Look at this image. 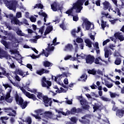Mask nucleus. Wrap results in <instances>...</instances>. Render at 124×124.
<instances>
[{
  "label": "nucleus",
  "mask_w": 124,
  "mask_h": 124,
  "mask_svg": "<svg viewBox=\"0 0 124 124\" xmlns=\"http://www.w3.org/2000/svg\"><path fill=\"white\" fill-rule=\"evenodd\" d=\"M34 112L37 114V115L33 114V113H31V115L37 120H41V118H46V119H52L53 117L52 112L49 111L45 112L44 110L42 108L36 109L34 110Z\"/></svg>",
  "instance_id": "f257e3e1"
},
{
  "label": "nucleus",
  "mask_w": 124,
  "mask_h": 124,
  "mask_svg": "<svg viewBox=\"0 0 124 124\" xmlns=\"http://www.w3.org/2000/svg\"><path fill=\"white\" fill-rule=\"evenodd\" d=\"M86 0H78L73 4V6L72 8L68 10L66 14L68 15V16H70L71 14H72L73 10L75 9L76 10V13H80L81 10L83 9V5Z\"/></svg>",
  "instance_id": "f03ea898"
},
{
  "label": "nucleus",
  "mask_w": 124,
  "mask_h": 124,
  "mask_svg": "<svg viewBox=\"0 0 124 124\" xmlns=\"http://www.w3.org/2000/svg\"><path fill=\"white\" fill-rule=\"evenodd\" d=\"M16 101V104L18 106H20L21 108L22 109H24L28 106V105L30 103L27 101H24L23 98L21 97H19L18 93L16 92L15 95Z\"/></svg>",
  "instance_id": "7ed1b4c3"
},
{
  "label": "nucleus",
  "mask_w": 124,
  "mask_h": 124,
  "mask_svg": "<svg viewBox=\"0 0 124 124\" xmlns=\"http://www.w3.org/2000/svg\"><path fill=\"white\" fill-rule=\"evenodd\" d=\"M27 73H28V72H27V74L24 75L25 72H24L22 70H21L20 69H16V71L15 72H13V74L16 75V77H15L16 80L18 81H20L21 80V78L18 75L23 76V78H24L25 76L29 75V74H27Z\"/></svg>",
  "instance_id": "20e7f679"
},
{
  "label": "nucleus",
  "mask_w": 124,
  "mask_h": 124,
  "mask_svg": "<svg viewBox=\"0 0 124 124\" xmlns=\"http://www.w3.org/2000/svg\"><path fill=\"white\" fill-rule=\"evenodd\" d=\"M41 85L43 87L49 89V87L52 86V82L46 80V78L44 77L41 79Z\"/></svg>",
  "instance_id": "39448f33"
},
{
  "label": "nucleus",
  "mask_w": 124,
  "mask_h": 124,
  "mask_svg": "<svg viewBox=\"0 0 124 124\" xmlns=\"http://www.w3.org/2000/svg\"><path fill=\"white\" fill-rule=\"evenodd\" d=\"M90 118V114H85L84 116L81 117V120H79V121L82 124H90V120L89 119Z\"/></svg>",
  "instance_id": "423d86ee"
},
{
  "label": "nucleus",
  "mask_w": 124,
  "mask_h": 124,
  "mask_svg": "<svg viewBox=\"0 0 124 124\" xmlns=\"http://www.w3.org/2000/svg\"><path fill=\"white\" fill-rule=\"evenodd\" d=\"M92 23L87 19H83V23L81 24L82 28H86V30L89 31L90 29Z\"/></svg>",
  "instance_id": "0eeeda50"
},
{
  "label": "nucleus",
  "mask_w": 124,
  "mask_h": 124,
  "mask_svg": "<svg viewBox=\"0 0 124 124\" xmlns=\"http://www.w3.org/2000/svg\"><path fill=\"white\" fill-rule=\"evenodd\" d=\"M42 101L44 102V104L45 107H48L49 106H52L53 101L51 98H48L47 96L44 98Z\"/></svg>",
  "instance_id": "6e6552de"
},
{
  "label": "nucleus",
  "mask_w": 124,
  "mask_h": 124,
  "mask_svg": "<svg viewBox=\"0 0 124 124\" xmlns=\"http://www.w3.org/2000/svg\"><path fill=\"white\" fill-rule=\"evenodd\" d=\"M85 60L86 63L92 64L94 62L95 58L94 56H93L89 54L86 56Z\"/></svg>",
  "instance_id": "1a4fd4ad"
},
{
  "label": "nucleus",
  "mask_w": 124,
  "mask_h": 124,
  "mask_svg": "<svg viewBox=\"0 0 124 124\" xmlns=\"http://www.w3.org/2000/svg\"><path fill=\"white\" fill-rule=\"evenodd\" d=\"M80 104L82 106V108L84 110H89L90 106L88 105L87 101L85 99H82L80 100Z\"/></svg>",
  "instance_id": "9d476101"
},
{
  "label": "nucleus",
  "mask_w": 124,
  "mask_h": 124,
  "mask_svg": "<svg viewBox=\"0 0 124 124\" xmlns=\"http://www.w3.org/2000/svg\"><path fill=\"white\" fill-rule=\"evenodd\" d=\"M51 9L53 12H57V11H62V8L60 6V5L56 2L51 4Z\"/></svg>",
  "instance_id": "9b49d317"
},
{
  "label": "nucleus",
  "mask_w": 124,
  "mask_h": 124,
  "mask_svg": "<svg viewBox=\"0 0 124 124\" xmlns=\"http://www.w3.org/2000/svg\"><path fill=\"white\" fill-rule=\"evenodd\" d=\"M93 112H95V111L99 110L101 111L103 109V107L102 106L98 103H95L94 105H93Z\"/></svg>",
  "instance_id": "f8f14e48"
},
{
  "label": "nucleus",
  "mask_w": 124,
  "mask_h": 124,
  "mask_svg": "<svg viewBox=\"0 0 124 124\" xmlns=\"http://www.w3.org/2000/svg\"><path fill=\"white\" fill-rule=\"evenodd\" d=\"M102 4L103 5V9L104 10L106 11L108 9H111V5L109 2L106 0L103 2Z\"/></svg>",
  "instance_id": "ddd939ff"
},
{
  "label": "nucleus",
  "mask_w": 124,
  "mask_h": 124,
  "mask_svg": "<svg viewBox=\"0 0 124 124\" xmlns=\"http://www.w3.org/2000/svg\"><path fill=\"white\" fill-rule=\"evenodd\" d=\"M12 91V90L11 89H9V91H8L7 94L5 95V100L6 101L9 103H11L13 101L12 99H9L11 97L10 93Z\"/></svg>",
  "instance_id": "4468645a"
},
{
  "label": "nucleus",
  "mask_w": 124,
  "mask_h": 124,
  "mask_svg": "<svg viewBox=\"0 0 124 124\" xmlns=\"http://www.w3.org/2000/svg\"><path fill=\"white\" fill-rule=\"evenodd\" d=\"M114 36L116 39H118L121 42L124 40V37L123 35H122L121 33L119 32H116Z\"/></svg>",
  "instance_id": "2eb2a0df"
},
{
  "label": "nucleus",
  "mask_w": 124,
  "mask_h": 124,
  "mask_svg": "<svg viewBox=\"0 0 124 124\" xmlns=\"http://www.w3.org/2000/svg\"><path fill=\"white\" fill-rule=\"evenodd\" d=\"M116 115L120 118H122L124 115V109L123 108H120L116 112Z\"/></svg>",
  "instance_id": "dca6fc26"
},
{
  "label": "nucleus",
  "mask_w": 124,
  "mask_h": 124,
  "mask_svg": "<svg viewBox=\"0 0 124 124\" xmlns=\"http://www.w3.org/2000/svg\"><path fill=\"white\" fill-rule=\"evenodd\" d=\"M38 15L40 16H42L44 17V21L45 23H46V19L48 18L47 14H46L45 12H43V10H41L40 12H39L38 13Z\"/></svg>",
  "instance_id": "f3484780"
},
{
  "label": "nucleus",
  "mask_w": 124,
  "mask_h": 124,
  "mask_svg": "<svg viewBox=\"0 0 124 124\" xmlns=\"http://www.w3.org/2000/svg\"><path fill=\"white\" fill-rule=\"evenodd\" d=\"M73 46L72 44H68L66 46H65L64 51H68L69 52H72L73 50Z\"/></svg>",
  "instance_id": "a211bd4d"
},
{
  "label": "nucleus",
  "mask_w": 124,
  "mask_h": 124,
  "mask_svg": "<svg viewBox=\"0 0 124 124\" xmlns=\"http://www.w3.org/2000/svg\"><path fill=\"white\" fill-rule=\"evenodd\" d=\"M8 6H9V9L10 10H13L16 9V3L15 1H12L8 5Z\"/></svg>",
  "instance_id": "6ab92c4d"
},
{
  "label": "nucleus",
  "mask_w": 124,
  "mask_h": 124,
  "mask_svg": "<svg viewBox=\"0 0 124 124\" xmlns=\"http://www.w3.org/2000/svg\"><path fill=\"white\" fill-rule=\"evenodd\" d=\"M27 97L30 99H32L34 101L38 100V99L36 98V96L34 94H31L30 93L27 95Z\"/></svg>",
  "instance_id": "aec40b11"
},
{
  "label": "nucleus",
  "mask_w": 124,
  "mask_h": 124,
  "mask_svg": "<svg viewBox=\"0 0 124 124\" xmlns=\"http://www.w3.org/2000/svg\"><path fill=\"white\" fill-rule=\"evenodd\" d=\"M37 93H38V94L37 95V98H38L39 99L42 101L44 99V98L46 97L47 96V95H44L43 94V93L40 92H38Z\"/></svg>",
  "instance_id": "412c9836"
},
{
  "label": "nucleus",
  "mask_w": 124,
  "mask_h": 124,
  "mask_svg": "<svg viewBox=\"0 0 124 124\" xmlns=\"http://www.w3.org/2000/svg\"><path fill=\"white\" fill-rule=\"evenodd\" d=\"M43 65L45 67H49L52 66L53 63H51L49 61H46L44 62Z\"/></svg>",
  "instance_id": "4be33fe9"
},
{
  "label": "nucleus",
  "mask_w": 124,
  "mask_h": 124,
  "mask_svg": "<svg viewBox=\"0 0 124 124\" xmlns=\"http://www.w3.org/2000/svg\"><path fill=\"white\" fill-rule=\"evenodd\" d=\"M52 46V45H50V44H47V47L46 48V50L48 52L53 51L54 49V47Z\"/></svg>",
  "instance_id": "5701e85b"
},
{
  "label": "nucleus",
  "mask_w": 124,
  "mask_h": 124,
  "mask_svg": "<svg viewBox=\"0 0 124 124\" xmlns=\"http://www.w3.org/2000/svg\"><path fill=\"white\" fill-rule=\"evenodd\" d=\"M85 43H86L87 45V46H88V47H92V42L90 41L89 39H86L85 40Z\"/></svg>",
  "instance_id": "b1692460"
},
{
  "label": "nucleus",
  "mask_w": 124,
  "mask_h": 124,
  "mask_svg": "<svg viewBox=\"0 0 124 124\" xmlns=\"http://www.w3.org/2000/svg\"><path fill=\"white\" fill-rule=\"evenodd\" d=\"M1 43L4 46L5 48H6V49L9 48V44L7 43V42L6 41L2 40L1 41Z\"/></svg>",
  "instance_id": "393cba45"
},
{
  "label": "nucleus",
  "mask_w": 124,
  "mask_h": 124,
  "mask_svg": "<svg viewBox=\"0 0 124 124\" xmlns=\"http://www.w3.org/2000/svg\"><path fill=\"white\" fill-rule=\"evenodd\" d=\"M38 8V9H43L44 8V6L42 4H35V5L33 6V9H35V8Z\"/></svg>",
  "instance_id": "a878e982"
},
{
  "label": "nucleus",
  "mask_w": 124,
  "mask_h": 124,
  "mask_svg": "<svg viewBox=\"0 0 124 124\" xmlns=\"http://www.w3.org/2000/svg\"><path fill=\"white\" fill-rule=\"evenodd\" d=\"M53 28L52 26H48L46 28L45 31L49 33V32L52 31H53Z\"/></svg>",
  "instance_id": "bb28decb"
},
{
  "label": "nucleus",
  "mask_w": 124,
  "mask_h": 124,
  "mask_svg": "<svg viewBox=\"0 0 124 124\" xmlns=\"http://www.w3.org/2000/svg\"><path fill=\"white\" fill-rule=\"evenodd\" d=\"M122 62V60L121 58H116L115 61V64L116 65H119L121 64Z\"/></svg>",
  "instance_id": "cd10ccee"
},
{
  "label": "nucleus",
  "mask_w": 124,
  "mask_h": 124,
  "mask_svg": "<svg viewBox=\"0 0 124 124\" xmlns=\"http://www.w3.org/2000/svg\"><path fill=\"white\" fill-rule=\"evenodd\" d=\"M100 60L101 61H102L101 58L100 57H98V58H95L94 60V62L95 63V64H100V62H99Z\"/></svg>",
  "instance_id": "c85d7f7f"
},
{
  "label": "nucleus",
  "mask_w": 124,
  "mask_h": 124,
  "mask_svg": "<svg viewBox=\"0 0 124 124\" xmlns=\"http://www.w3.org/2000/svg\"><path fill=\"white\" fill-rule=\"evenodd\" d=\"M87 73H88L89 74L92 75H96V71L94 69L89 70Z\"/></svg>",
  "instance_id": "c756f323"
},
{
  "label": "nucleus",
  "mask_w": 124,
  "mask_h": 124,
  "mask_svg": "<svg viewBox=\"0 0 124 124\" xmlns=\"http://www.w3.org/2000/svg\"><path fill=\"white\" fill-rule=\"evenodd\" d=\"M107 26V22H105L104 20H101V27L105 31V28Z\"/></svg>",
  "instance_id": "7c9ffc66"
},
{
  "label": "nucleus",
  "mask_w": 124,
  "mask_h": 124,
  "mask_svg": "<svg viewBox=\"0 0 124 124\" xmlns=\"http://www.w3.org/2000/svg\"><path fill=\"white\" fill-rule=\"evenodd\" d=\"M80 79H82V81L85 82V81L87 80V76L85 74H83L81 75V76L80 77Z\"/></svg>",
  "instance_id": "2f4dec72"
},
{
  "label": "nucleus",
  "mask_w": 124,
  "mask_h": 124,
  "mask_svg": "<svg viewBox=\"0 0 124 124\" xmlns=\"http://www.w3.org/2000/svg\"><path fill=\"white\" fill-rule=\"evenodd\" d=\"M109 50L108 49H106V50H105V53H104L105 58H109Z\"/></svg>",
  "instance_id": "473e14b6"
},
{
  "label": "nucleus",
  "mask_w": 124,
  "mask_h": 124,
  "mask_svg": "<svg viewBox=\"0 0 124 124\" xmlns=\"http://www.w3.org/2000/svg\"><path fill=\"white\" fill-rule=\"evenodd\" d=\"M60 28H61L63 30H66V27L65 25V23H64V20H63L62 21V23L61 24H60Z\"/></svg>",
  "instance_id": "72a5a7b5"
},
{
  "label": "nucleus",
  "mask_w": 124,
  "mask_h": 124,
  "mask_svg": "<svg viewBox=\"0 0 124 124\" xmlns=\"http://www.w3.org/2000/svg\"><path fill=\"white\" fill-rule=\"evenodd\" d=\"M12 112H13V113L10 112V113H9V114H7V115L9 116L15 117L16 114H17L16 111L15 110L13 109Z\"/></svg>",
  "instance_id": "f704fd0d"
},
{
  "label": "nucleus",
  "mask_w": 124,
  "mask_h": 124,
  "mask_svg": "<svg viewBox=\"0 0 124 124\" xmlns=\"http://www.w3.org/2000/svg\"><path fill=\"white\" fill-rule=\"evenodd\" d=\"M44 71H45V69L44 68H42L41 70H40L39 71H38L37 72V74L38 75H43L44 74Z\"/></svg>",
  "instance_id": "c9c22d12"
},
{
  "label": "nucleus",
  "mask_w": 124,
  "mask_h": 124,
  "mask_svg": "<svg viewBox=\"0 0 124 124\" xmlns=\"http://www.w3.org/2000/svg\"><path fill=\"white\" fill-rule=\"evenodd\" d=\"M0 54L2 55V56H1V57H0L5 58L8 57L7 52L4 51V50L2 51Z\"/></svg>",
  "instance_id": "e433bc0d"
},
{
  "label": "nucleus",
  "mask_w": 124,
  "mask_h": 124,
  "mask_svg": "<svg viewBox=\"0 0 124 124\" xmlns=\"http://www.w3.org/2000/svg\"><path fill=\"white\" fill-rule=\"evenodd\" d=\"M20 90L21 91H22L23 93L26 95V96L28 95V94L30 93L29 92H26V91L23 87H21Z\"/></svg>",
  "instance_id": "4c0bfd02"
},
{
  "label": "nucleus",
  "mask_w": 124,
  "mask_h": 124,
  "mask_svg": "<svg viewBox=\"0 0 124 124\" xmlns=\"http://www.w3.org/2000/svg\"><path fill=\"white\" fill-rule=\"evenodd\" d=\"M76 57H80L81 60H84L85 58V55H84L83 53H81L80 55H78V54H77Z\"/></svg>",
  "instance_id": "58836bf2"
},
{
  "label": "nucleus",
  "mask_w": 124,
  "mask_h": 124,
  "mask_svg": "<svg viewBox=\"0 0 124 124\" xmlns=\"http://www.w3.org/2000/svg\"><path fill=\"white\" fill-rule=\"evenodd\" d=\"M71 112H72V115H74L77 113V109L76 108L74 107L72 109H70Z\"/></svg>",
  "instance_id": "ea45409f"
},
{
  "label": "nucleus",
  "mask_w": 124,
  "mask_h": 124,
  "mask_svg": "<svg viewBox=\"0 0 124 124\" xmlns=\"http://www.w3.org/2000/svg\"><path fill=\"white\" fill-rule=\"evenodd\" d=\"M0 69L2 71V75H5L7 73V71L5 70V69L2 67H0Z\"/></svg>",
  "instance_id": "a19ab883"
},
{
  "label": "nucleus",
  "mask_w": 124,
  "mask_h": 124,
  "mask_svg": "<svg viewBox=\"0 0 124 124\" xmlns=\"http://www.w3.org/2000/svg\"><path fill=\"white\" fill-rule=\"evenodd\" d=\"M41 55H42V53H40V54L38 56H36L34 54H32V56L30 55V56H28V57H31L32 59L34 60L37 58H38L39 56H41Z\"/></svg>",
  "instance_id": "79ce46f5"
},
{
  "label": "nucleus",
  "mask_w": 124,
  "mask_h": 124,
  "mask_svg": "<svg viewBox=\"0 0 124 124\" xmlns=\"http://www.w3.org/2000/svg\"><path fill=\"white\" fill-rule=\"evenodd\" d=\"M76 41L78 43H82L83 42V39L81 38H77Z\"/></svg>",
  "instance_id": "37998d69"
},
{
  "label": "nucleus",
  "mask_w": 124,
  "mask_h": 124,
  "mask_svg": "<svg viewBox=\"0 0 124 124\" xmlns=\"http://www.w3.org/2000/svg\"><path fill=\"white\" fill-rule=\"evenodd\" d=\"M44 27L45 26H42L40 28V29L39 30V32H40L41 35H43V34L44 33Z\"/></svg>",
  "instance_id": "c03bdc74"
},
{
  "label": "nucleus",
  "mask_w": 124,
  "mask_h": 124,
  "mask_svg": "<svg viewBox=\"0 0 124 124\" xmlns=\"http://www.w3.org/2000/svg\"><path fill=\"white\" fill-rule=\"evenodd\" d=\"M61 90L60 89L58 91V93H66V91L62 87L60 88Z\"/></svg>",
  "instance_id": "a18cd8bd"
},
{
  "label": "nucleus",
  "mask_w": 124,
  "mask_h": 124,
  "mask_svg": "<svg viewBox=\"0 0 124 124\" xmlns=\"http://www.w3.org/2000/svg\"><path fill=\"white\" fill-rule=\"evenodd\" d=\"M8 119H9V118H8L7 116L1 117L0 118V120L1 122H3L4 120L7 121Z\"/></svg>",
  "instance_id": "49530a36"
},
{
  "label": "nucleus",
  "mask_w": 124,
  "mask_h": 124,
  "mask_svg": "<svg viewBox=\"0 0 124 124\" xmlns=\"http://www.w3.org/2000/svg\"><path fill=\"white\" fill-rule=\"evenodd\" d=\"M117 96H119V95H118L116 93H110V96L111 98H115Z\"/></svg>",
  "instance_id": "de8ad7c7"
},
{
  "label": "nucleus",
  "mask_w": 124,
  "mask_h": 124,
  "mask_svg": "<svg viewBox=\"0 0 124 124\" xmlns=\"http://www.w3.org/2000/svg\"><path fill=\"white\" fill-rule=\"evenodd\" d=\"M74 45L75 46V51H77L78 48V44L76 43V41L75 40H74Z\"/></svg>",
  "instance_id": "09e8293b"
},
{
  "label": "nucleus",
  "mask_w": 124,
  "mask_h": 124,
  "mask_svg": "<svg viewBox=\"0 0 124 124\" xmlns=\"http://www.w3.org/2000/svg\"><path fill=\"white\" fill-rule=\"evenodd\" d=\"M62 76V74H61V75L59 74V75H57L56 77H55V81L57 82V81H58L57 80L58 79L60 78H61Z\"/></svg>",
  "instance_id": "8fccbe9b"
},
{
  "label": "nucleus",
  "mask_w": 124,
  "mask_h": 124,
  "mask_svg": "<svg viewBox=\"0 0 124 124\" xmlns=\"http://www.w3.org/2000/svg\"><path fill=\"white\" fill-rule=\"evenodd\" d=\"M13 22H14V23H15L16 25H18L20 22V21L18 19H17L16 18L13 19Z\"/></svg>",
  "instance_id": "3c124183"
},
{
  "label": "nucleus",
  "mask_w": 124,
  "mask_h": 124,
  "mask_svg": "<svg viewBox=\"0 0 124 124\" xmlns=\"http://www.w3.org/2000/svg\"><path fill=\"white\" fill-rule=\"evenodd\" d=\"M72 16L74 21L77 22L78 20V16H74L73 15H72Z\"/></svg>",
  "instance_id": "603ef678"
},
{
  "label": "nucleus",
  "mask_w": 124,
  "mask_h": 124,
  "mask_svg": "<svg viewBox=\"0 0 124 124\" xmlns=\"http://www.w3.org/2000/svg\"><path fill=\"white\" fill-rule=\"evenodd\" d=\"M30 21H31V22H35L36 20V18L32 16L30 18Z\"/></svg>",
  "instance_id": "864d4df0"
},
{
  "label": "nucleus",
  "mask_w": 124,
  "mask_h": 124,
  "mask_svg": "<svg viewBox=\"0 0 124 124\" xmlns=\"http://www.w3.org/2000/svg\"><path fill=\"white\" fill-rule=\"evenodd\" d=\"M71 122L74 123H77V119L75 117H72L70 119Z\"/></svg>",
  "instance_id": "5fc2aeb1"
},
{
  "label": "nucleus",
  "mask_w": 124,
  "mask_h": 124,
  "mask_svg": "<svg viewBox=\"0 0 124 124\" xmlns=\"http://www.w3.org/2000/svg\"><path fill=\"white\" fill-rule=\"evenodd\" d=\"M42 54H44L46 57L47 58L49 55V53H46L44 49H43V52H42Z\"/></svg>",
  "instance_id": "6e6d98bb"
},
{
  "label": "nucleus",
  "mask_w": 124,
  "mask_h": 124,
  "mask_svg": "<svg viewBox=\"0 0 124 124\" xmlns=\"http://www.w3.org/2000/svg\"><path fill=\"white\" fill-rule=\"evenodd\" d=\"M97 73L98 75L103 76V72L98 69L97 71Z\"/></svg>",
  "instance_id": "4d7b16f0"
},
{
  "label": "nucleus",
  "mask_w": 124,
  "mask_h": 124,
  "mask_svg": "<svg viewBox=\"0 0 124 124\" xmlns=\"http://www.w3.org/2000/svg\"><path fill=\"white\" fill-rule=\"evenodd\" d=\"M95 4L97 6H100V5H101V0H97V1H96Z\"/></svg>",
  "instance_id": "13d9d810"
},
{
  "label": "nucleus",
  "mask_w": 124,
  "mask_h": 124,
  "mask_svg": "<svg viewBox=\"0 0 124 124\" xmlns=\"http://www.w3.org/2000/svg\"><path fill=\"white\" fill-rule=\"evenodd\" d=\"M10 52L11 53V54H17V53L18 52L17 50H10Z\"/></svg>",
  "instance_id": "bf43d9fd"
},
{
  "label": "nucleus",
  "mask_w": 124,
  "mask_h": 124,
  "mask_svg": "<svg viewBox=\"0 0 124 124\" xmlns=\"http://www.w3.org/2000/svg\"><path fill=\"white\" fill-rule=\"evenodd\" d=\"M105 85H106L109 89L111 88L113 86V84L112 83L111 84L106 83L105 84Z\"/></svg>",
  "instance_id": "052dcab7"
},
{
  "label": "nucleus",
  "mask_w": 124,
  "mask_h": 124,
  "mask_svg": "<svg viewBox=\"0 0 124 124\" xmlns=\"http://www.w3.org/2000/svg\"><path fill=\"white\" fill-rule=\"evenodd\" d=\"M91 89L93 90H95L98 88L97 86L94 85V83H93V85L92 86H91Z\"/></svg>",
  "instance_id": "680f3d73"
},
{
  "label": "nucleus",
  "mask_w": 124,
  "mask_h": 124,
  "mask_svg": "<svg viewBox=\"0 0 124 124\" xmlns=\"http://www.w3.org/2000/svg\"><path fill=\"white\" fill-rule=\"evenodd\" d=\"M76 30H73L72 31V34L73 36L74 37H76Z\"/></svg>",
  "instance_id": "e2e57ef3"
},
{
  "label": "nucleus",
  "mask_w": 124,
  "mask_h": 124,
  "mask_svg": "<svg viewBox=\"0 0 124 124\" xmlns=\"http://www.w3.org/2000/svg\"><path fill=\"white\" fill-rule=\"evenodd\" d=\"M115 11L116 12L118 13V16H121V13L120 12V9L118 8H116Z\"/></svg>",
  "instance_id": "0e129e2a"
},
{
  "label": "nucleus",
  "mask_w": 124,
  "mask_h": 124,
  "mask_svg": "<svg viewBox=\"0 0 124 124\" xmlns=\"http://www.w3.org/2000/svg\"><path fill=\"white\" fill-rule=\"evenodd\" d=\"M27 67L30 70L32 69V66L31 64H30V63L27 64Z\"/></svg>",
  "instance_id": "69168bd1"
},
{
  "label": "nucleus",
  "mask_w": 124,
  "mask_h": 124,
  "mask_svg": "<svg viewBox=\"0 0 124 124\" xmlns=\"http://www.w3.org/2000/svg\"><path fill=\"white\" fill-rule=\"evenodd\" d=\"M27 123H28V124H31V123H32L31 119L30 118L27 119Z\"/></svg>",
  "instance_id": "338daca9"
},
{
  "label": "nucleus",
  "mask_w": 124,
  "mask_h": 124,
  "mask_svg": "<svg viewBox=\"0 0 124 124\" xmlns=\"http://www.w3.org/2000/svg\"><path fill=\"white\" fill-rule=\"evenodd\" d=\"M22 16L21 12H17L16 13V17L17 18H20Z\"/></svg>",
  "instance_id": "774afa93"
}]
</instances>
